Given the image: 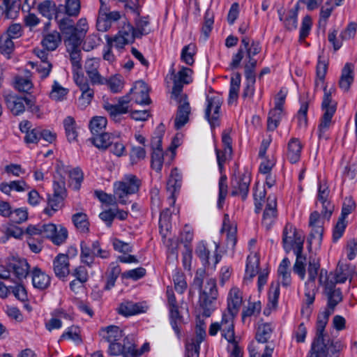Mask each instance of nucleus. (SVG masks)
Here are the masks:
<instances>
[{"instance_id":"64","label":"nucleus","mask_w":357,"mask_h":357,"mask_svg":"<svg viewBox=\"0 0 357 357\" xmlns=\"http://www.w3.org/2000/svg\"><path fill=\"white\" fill-rule=\"evenodd\" d=\"M70 185L74 190H79L83 181V173L79 168H75L70 172Z\"/></svg>"},{"instance_id":"25","label":"nucleus","mask_w":357,"mask_h":357,"mask_svg":"<svg viewBox=\"0 0 357 357\" xmlns=\"http://www.w3.org/2000/svg\"><path fill=\"white\" fill-rule=\"evenodd\" d=\"M99 67V61L96 59H87L85 62V71L93 84H105V78L100 75L98 69Z\"/></svg>"},{"instance_id":"39","label":"nucleus","mask_w":357,"mask_h":357,"mask_svg":"<svg viewBox=\"0 0 357 357\" xmlns=\"http://www.w3.org/2000/svg\"><path fill=\"white\" fill-rule=\"evenodd\" d=\"M241 45L246 52L245 61H250V60L257 61L254 59V56L261 51V48L259 43L253 41L250 45V39L247 36H244L241 39Z\"/></svg>"},{"instance_id":"21","label":"nucleus","mask_w":357,"mask_h":357,"mask_svg":"<svg viewBox=\"0 0 357 357\" xmlns=\"http://www.w3.org/2000/svg\"><path fill=\"white\" fill-rule=\"evenodd\" d=\"M182 183V175L177 168L172 169L167 182V189L170 192L168 198L169 204L173 206L176 202L175 192L178 190Z\"/></svg>"},{"instance_id":"23","label":"nucleus","mask_w":357,"mask_h":357,"mask_svg":"<svg viewBox=\"0 0 357 357\" xmlns=\"http://www.w3.org/2000/svg\"><path fill=\"white\" fill-rule=\"evenodd\" d=\"M162 137H153L151 140L153 153L151 155V167L160 172L163 165V151L161 148Z\"/></svg>"},{"instance_id":"13","label":"nucleus","mask_w":357,"mask_h":357,"mask_svg":"<svg viewBox=\"0 0 357 357\" xmlns=\"http://www.w3.org/2000/svg\"><path fill=\"white\" fill-rule=\"evenodd\" d=\"M222 98L218 94L208 95L206 99L205 117L212 128L219 125Z\"/></svg>"},{"instance_id":"56","label":"nucleus","mask_w":357,"mask_h":357,"mask_svg":"<svg viewBox=\"0 0 357 357\" xmlns=\"http://www.w3.org/2000/svg\"><path fill=\"white\" fill-rule=\"evenodd\" d=\"M60 192L55 189L54 196L48 199L47 207L44 209V212L49 216H52L61 207Z\"/></svg>"},{"instance_id":"16","label":"nucleus","mask_w":357,"mask_h":357,"mask_svg":"<svg viewBox=\"0 0 357 357\" xmlns=\"http://www.w3.org/2000/svg\"><path fill=\"white\" fill-rule=\"evenodd\" d=\"M251 181L250 172H245L235 176L231 180V192L233 196L239 195L243 199L247 197L249 190V186Z\"/></svg>"},{"instance_id":"3","label":"nucleus","mask_w":357,"mask_h":357,"mask_svg":"<svg viewBox=\"0 0 357 357\" xmlns=\"http://www.w3.org/2000/svg\"><path fill=\"white\" fill-rule=\"evenodd\" d=\"M355 273V267L351 264L339 263L333 272L328 273L325 270H321L319 282L324 287L331 289L336 284L344 283L348 279L351 280Z\"/></svg>"},{"instance_id":"63","label":"nucleus","mask_w":357,"mask_h":357,"mask_svg":"<svg viewBox=\"0 0 357 357\" xmlns=\"http://www.w3.org/2000/svg\"><path fill=\"white\" fill-rule=\"evenodd\" d=\"M319 266V263L315 259L310 261L307 269L309 279L307 282H306L305 284L306 286L310 287H314V280L317 275Z\"/></svg>"},{"instance_id":"9","label":"nucleus","mask_w":357,"mask_h":357,"mask_svg":"<svg viewBox=\"0 0 357 357\" xmlns=\"http://www.w3.org/2000/svg\"><path fill=\"white\" fill-rule=\"evenodd\" d=\"M236 315L228 312L224 313L220 322H216L211 325L209 334L215 335L220 331L222 336L227 342H234V339H235L234 319Z\"/></svg>"},{"instance_id":"46","label":"nucleus","mask_w":357,"mask_h":357,"mask_svg":"<svg viewBox=\"0 0 357 357\" xmlns=\"http://www.w3.org/2000/svg\"><path fill=\"white\" fill-rule=\"evenodd\" d=\"M107 124L106 117L96 116L93 117L89 122V129L94 136L96 135L103 132Z\"/></svg>"},{"instance_id":"33","label":"nucleus","mask_w":357,"mask_h":357,"mask_svg":"<svg viewBox=\"0 0 357 357\" xmlns=\"http://www.w3.org/2000/svg\"><path fill=\"white\" fill-rule=\"evenodd\" d=\"M32 283L35 288L45 289L50 284V278L38 268H34L31 271Z\"/></svg>"},{"instance_id":"27","label":"nucleus","mask_w":357,"mask_h":357,"mask_svg":"<svg viewBox=\"0 0 357 357\" xmlns=\"http://www.w3.org/2000/svg\"><path fill=\"white\" fill-rule=\"evenodd\" d=\"M221 232L226 233L228 245L234 248L236 243L237 227L236 223L230 220L228 214L224 215Z\"/></svg>"},{"instance_id":"31","label":"nucleus","mask_w":357,"mask_h":357,"mask_svg":"<svg viewBox=\"0 0 357 357\" xmlns=\"http://www.w3.org/2000/svg\"><path fill=\"white\" fill-rule=\"evenodd\" d=\"M303 146L298 138H291L287 143V158L291 163L299 161Z\"/></svg>"},{"instance_id":"54","label":"nucleus","mask_w":357,"mask_h":357,"mask_svg":"<svg viewBox=\"0 0 357 357\" xmlns=\"http://www.w3.org/2000/svg\"><path fill=\"white\" fill-rule=\"evenodd\" d=\"M73 35L68 38H73L74 39L79 40V42H82L88 29L89 25L85 18H81L78 20L76 26H74Z\"/></svg>"},{"instance_id":"43","label":"nucleus","mask_w":357,"mask_h":357,"mask_svg":"<svg viewBox=\"0 0 357 357\" xmlns=\"http://www.w3.org/2000/svg\"><path fill=\"white\" fill-rule=\"evenodd\" d=\"M284 115L283 108L274 107L268 114L267 120V130H275L279 126L282 117Z\"/></svg>"},{"instance_id":"5","label":"nucleus","mask_w":357,"mask_h":357,"mask_svg":"<svg viewBox=\"0 0 357 357\" xmlns=\"http://www.w3.org/2000/svg\"><path fill=\"white\" fill-rule=\"evenodd\" d=\"M141 181L134 174H126L114 183V192L120 204L127 203V197L138 192Z\"/></svg>"},{"instance_id":"30","label":"nucleus","mask_w":357,"mask_h":357,"mask_svg":"<svg viewBox=\"0 0 357 357\" xmlns=\"http://www.w3.org/2000/svg\"><path fill=\"white\" fill-rule=\"evenodd\" d=\"M354 66L347 63L342 70L339 86L344 91H348L354 79Z\"/></svg>"},{"instance_id":"34","label":"nucleus","mask_w":357,"mask_h":357,"mask_svg":"<svg viewBox=\"0 0 357 357\" xmlns=\"http://www.w3.org/2000/svg\"><path fill=\"white\" fill-rule=\"evenodd\" d=\"M54 271L59 278H65L69 273V263L67 255L59 254L54 259Z\"/></svg>"},{"instance_id":"49","label":"nucleus","mask_w":357,"mask_h":357,"mask_svg":"<svg viewBox=\"0 0 357 357\" xmlns=\"http://www.w3.org/2000/svg\"><path fill=\"white\" fill-rule=\"evenodd\" d=\"M72 220L79 231L86 233L89 231V222L86 213H77L73 215Z\"/></svg>"},{"instance_id":"15","label":"nucleus","mask_w":357,"mask_h":357,"mask_svg":"<svg viewBox=\"0 0 357 357\" xmlns=\"http://www.w3.org/2000/svg\"><path fill=\"white\" fill-rule=\"evenodd\" d=\"M167 306L169 312V317L171 319V326L176 334L178 337H180L181 331L178 325V321L181 319V316L178 311V305L174 295V291L171 287L167 288Z\"/></svg>"},{"instance_id":"26","label":"nucleus","mask_w":357,"mask_h":357,"mask_svg":"<svg viewBox=\"0 0 357 357\" xmlns=\"http://www.w3.org/2000/svg\"><path fill=\"white\" fill-rule=\"evenodd\" d=\"M31 6H34L36 4V8L38 11L45 17H47L49 20H51L54 15L56 16V5L52 0H35L34 3L33 4V0L30 1L28 4H30Z\"/></svg>"},{"instance_id":"18","label":"nucleus","mask_w":357,"mask_h":357,"mask_svg":"<svg viewBox=\"0 0 357 357\" xmlns=\"http://www.w3.org/2000/svg\"><path fill=\"white\" fill-rule=\"evenodd\" d=\"M191 107L188 101L187 96H181L178 102L177 113L174 121V126L178 130L184 126L189 121Z\"/></svg>"},{"instance_id":"62","label":"nucleus","mask_w":357,"mask_h":357,"mask_svg":"<svg viewBox=\"0 0 357 357\" xmlns=\"http://www.w3.org/2000/svg\"><path fill=\"white\" fill-rule=\"evenodd\" d=\"M294 253L296 255V259L294 265V271L303 280L305 276V258L302 255V252Z\"/></svg>"},{"instance_id":"53","label":"nucleus","mask_w":357,"mask_h":357,"mask_svg":"<svg viewBox=\"0 0 357 357\" xmlns=\"http://www.w3.org/2000/svg\"><path fill=\"white\" fill-rule=\"evenodd\" d=\"M227 192V178L225 174H222L218 182V199L217 206L219 208H222L223 207Z\"/></svg>"},{"instance_id":"17","label":"nucleus","mask_w":357,"mask_h":357,"mask_svg":"<svg viewBox=\"0 0 357 357\" xmlns=\"http://www.w3.org/2000/svg\"><path fill=\"white\" fill-rule=\"evenodd\" d=\"M82 42L73 38H67L65 40V45L68 52L70 54V61L73 68V75L81 70V50L79 46Z\"/></svg>"},{"instance_id":"60","label":"nucleus","mask_w":357,"mask_h":357,"mask_svg":"<svg viewBox=\"0 0 357 357\" xmlns=\"http://www.w3.org/2000/svg\"><path fill=\"white\" fill-rule=\"evenodd\" d=\"M100 7L98 12L96 26L98 31L104 32L106 31L107 27V24H105V21L104 20V19L107 17L106 14L108 13L109 11L107 3L105 1H103V0H100Z\"/></svg>"},{"instance_id":"44","label":"nucleus","mask_w":357,"mask_h":357,"mask_svg":"<svg viewBox=\"0 0 357 357\" xmlns=\"http://www.w3.org/2000/svg\"><path fill=\"white\" fill-rule=\"evenodd\" d=\"M335 93V89L331 86L328 89H324L321 107L323 111L328 112L333 110V114L336 111V102L333 100V96Z\"/></svg>"},{"instance_id":"8","label":"nucleus","mask_w":357,"mask_h":357,"mask_svg":"<svg viewBox=\"0 0 357 357\" xmlns=\"http://www.w3.org/2000/svg\"><path fill=\"white\" fill-rule=\"evenodd\" d=\"M109 256V252L102 250L98 241L91 243L86 241H81L80 243V261L89 267L93 266L96 257L107 259Z\"/></svg>"},{"instance_id":"40","label":"nucleus","mask_w":357,"mask_h":357,"mask_svg":"<svg viewBox=\"0 0 357 357\" xmlns=\"http://www.w3.org/2000/svg\"><path fill=\"white\" fill-rule=\"evenodd\" d=\"M63 127L68 141L70 142L77 141L79 128L74 118L70 116L65 118L63 120Z\"/></svg>"},{"instance_id":"19","label":"nucleus","mask_w":357,"mask_h":357,"mask_svg":"<svg viewBox=\"0 0 357 357\" xmlns=\"http://www.w3.org/2000/svg\"><path fill=\"white\" fill-rule=\"evenodd\" d=\"M278 217L277 199L275 195H270L264 208L262 217V225L269 229L275 222Z\"/></svg>"},{"instance_id":"20","label":"nucleus","mask_w":357,"mask_h":357,"mask_svg":"<svg viewBox=\"0 0 357 357\" xmlns=\"http://www.w3.org/2000/svg\"><path fill=\"white\" fill-rule=\"evenodd\" d=\"M149 87L143 81H137L128 94L131 100H134L138 105H148L150 103Z\"/></svg>"},{"instance_id":"52","label":"nucleus","mask_w":357,"mask_h":357,"mask_svg":"<svg viewBox=\"0 0 357 357\" xmlns=\"http://www.w3.org/2000/svg\"><path fill=\"white\" fill-rule=\"evenodd\" d=\"M116 137L112 141V143L109 145V148L110 152L112 153L117 157H121L125 155L126 153V146L121 139L120 132L116 133Z\"/></svg>"},{"instance_id":"57","label":"nucleus","mask_w":357,"mask_h":357,"mask_svg":"<svg viewBox=\"0 0 357 357\" xmlns=\"http://www.w3.org/2000/svg\"><path fill=\"white\" fill-rule=\"evenodd\" d=\"M326 293L328 295V305L332 310L342 301V293L339 289L332 287L331 289L324 287Z\"/></svg>"},{"instance_id":"10","label":"nucleus","mask_w":357,"mask_h":357,"mask_svg":"<svg viewBox=\"0 0 357 357\" xmlns=\"http://www.w3.org/2000/svg\"><path fill=\"white\" fill-rule=\"evenodd\" d=\"M282 242L284 248L287 251L294 250V252H303L304 236L291 224L287 223L285 225L283 229Z\"/></svg>"},{"instance_id":"7","label":"nucleus","mask_w":357,"mask_h":357,"mask_svg":"<svg viewBox=\"0 0 357 357\" xmlns=\"http://www.w3.org/2000/svg\"><path fill=\"white\" fill-rule=\"evenodd\" d=\"M217 296L216 281L213 278H209L207 280L204 289L200 291L199 298V305L205 317H209L214 310L213 303Z\"/></svg>"},{"instance_id":"36","label":"nucleus","mask_w":357,"mask_h":357,"mask_svg":"<svg viewBox=\"0 0 357 357\" xmlns=\"http://www.w3.org/2000/svg\"><path fill=\"white\" fill-rule=\"evenodd\" d=\"M195 253L205 268L210 267L211 264L210 261L211 250L205 241H201L197 243Z\"/></svg>"},{"instance_id":"2","label":"nucleus","mask_w":357,"mask_h":357,"mask_svg":"<svg viewBox=\"0 0 357 357\" xmlns=\"http://www.w3.org/2000/svg\"><path fill=\"white\" fill-rule=\"evenodd\" d=\"M273 331V328L270 324L264 323L259 325L255 340L248 346L249 357H260L261 353H263V357H271L273 355L275 345L273 343H267Z\"/></svg>"},{"instance_id":"11","label":"nucleus","mask_w":357,"mask_h":357,"mask_svg":"<svg viewBox=\"0 0 357 357\" xmlns=\"http://www.w3.org/2000/svg\"><path fill=\"white\" fill-rule=\"evenodd\" d=\"M130 102V96L126 95L119 98L117 103L116 104L105 102L102 107L108 113L112 121L119 123L122 120L121 116L129 112V104Z\"/></svg>"},{"instance_id":"42","label":"nucleus","mask_w":357,"mask_h":357,"mask_svg":"<svg viewBox=\"0 0 357 357\" xmlns=\"http://www.w3.org/2000/svg\"><path fill=\"white\" fill-rule=\"evenodd\" d=\"M336 1L334 0H327L326 3L321 6L319 13V25L325 29L328 20L331 15L333 10L337 7Z\"/></svg>"},{"instance_id":"38","label":"nucleus","mask_w":357,"mask_h":357,"mask_svg":"<svg viewBox=\"0 0 357 357\" xmlns=\"http://www.w3.org/2000/svg\"><path fill=\"white\" fill-rule=\"evenodd\" d=\"M259 258L257 252H252L247 257L245 279L253 278L259 270Z\"/></svg>"},{"instance_id":"24","label":"nucleus","mask_w":357,"mask_h":357,"mask_svg":"<svg viewBox=\"0 0 357 357\" xmlns=\"http://www.w3.org/2000/svg\"><path fill=\"white\" fill-rule=\"evenodd\" d=\"M243 292L237 287H232L227 294V312L237 314L243 304Z\"/></svg>"},{"instance_id":"45","label":"nucleus","mask_w":357,"mask_h":357,"mask_svg":"<svg viewBox=\"0 0 357 357\" xmlns=\"http://www.w3.org/2000/svg\"><path fill=\"white\" fill-rule=\"evenodd\" d=\"M116 132L109 133L103 132L96 135L93 137V144L98 149H106L112 143Z\"/></svg>"},{"instance_id":"61","label":"nucleus","mask_w":357,"mask_h":357,"mask_svg":"<svg viewBox=\"0 0 357 357\" xmlns=\"http://www.w3.org/2000/svg\"><path fill=\"white\" fill-rule=\"evenodd\" d=\"M196 53V47L194 44H189L185 46L181 53V59L188 65L194 63V56Z\"/></svg>"},{"instance_id":"55","label":"nucleus","mask_w":357,"mask_h":357,"mask_svg":"<svg viewBox=\"0 0 357 357\" xmlns=\"http://www.w3.org/2000/svg\"><path fill=\"white\" fill-rule=\"evenodd\" d=\"M29 64L33 68H36V72L38 73L40 77L43 79L47 78L52 70V65L49 61L45 62H29Z\"/></svg>"},{"instance_id":"51","label":"nucleus","mask_w":357,"mask_h":357,"mask_svg":"<svg viewBox=\"0 0 357 357\" xmlns=\"http://www.w3.org/2000/svg\"><path fill=\"white\" fill-rule=\"evenodd\" d=\"M105 84L112 93H119L124 86V80L121 75L116 74L111 76L108 79H105Z\"/></svg>"},{"instance_id":"32","label":"nucleus","mask_w":357,"mask_h":357,"mask_svg":"<svg viewBox=\"0 0 357 357\" xmlns=\"http://www.w3.org/2000/svg\"><path fill=\"white\" fill-rule=\"evenodd\" d=\"M26 100V98L11 95L8 96L6 98L8 108L14 115H19L24 112Z\"/></svg>"},{"instance_id":"35","label":"nucleus","mask_w":357,"mask_h":357,"mask_svg":"<svg viewBox=\"0 0 357 357\" xmlns=\"http://www.w3.org/2000/svg\"><path fill=\"white\" fill-rule=\"evenodd\" d=\"M290 264L289 259L284 258L278 268V279L282 286L286 287L291 282Z\"/></svg>"},{"instance_id":"12","label":"nucleus","mask_w":357,"mask_h":357,"mask_svg":"<svg viewBox=\"0 0 357 357\" xmlns=\"http://www.w3.org/2000/svg\"><path fill=\"white\" fill-rule=\"evenodd\" d=\"M73 79L81 91V95L77 100V105L81 109H84L91 104L94 97V91L90 87L87 79L82 73H75Z\"/></svg>"},{"instance_id":"59","label":"nucleus","mask_w":357,"mask_h":357,"mask_svg":"<svg viewBox=\"0 0 357 357\" xmlns=\"http://www.w3.org/2000/svg\"><path fill=\"white\" fill-rule=\"evenodd\" d=\"M55 20L58 22L60 30L66 36V38L68 36H71L73 35V30L75 29L73 22L71 20H70L68 17L59 19V15H56Z\"/></svg>"},{"instance_id":"4","label":"nucleus","mask_w":357,"mask_h":357,"mask_svg":"<svg viewBox=\"0 0 357 357\" xmlns=\"http://www.w3.org/2000/svg\"><path fill=\"white\" fill-rule=\"evenodd\" d=\"M324 211L325 210L321 209V215L318 211H314L310 215L309 227L310 231L307 241L310 251L317 250L321 246L324 222L325 220H329L331 218V216L325 217L324 215Z\"/></svg>"},{"instance_id":"1","label":"nucleus","mask_w":357,"mask_h":357,"mask_svg":"<svg viewBox=\"0 0 357 357\" xmlns=\"http://www.w3.org/2000/svg\"><path fill=\"white\" fill-rule=\"evenodd\" d=\"M331 313L327 310L319 315L316 337L307 357H338V353L345 347L341 341H331L326 337L324 331Z\"/></svg>"},{"instance_id":"6","label":"nucleus","mask_w":357,"mask_h":357,"mask_svg":"<svg viewBox=\"0 0 357 357\" xmlns=\"http://www.w3.org/2000/svg\"><path fill=\"white\" fill-rule=\"evenodd\" d=\"M98 334L102 340L109 344L107 352L110 356H118L121 351L120 341L124 337V333L119 326L109 325L102 327Z\"/></svg>"},{"instance_id":"22","label":"nucleus","mask_w":357,"mask_h":357,"mask_svg":"<svg viewBox=\"0 0 357 357\" xmlns=\"http://www.w3.org/2000/svg\"><path fill=\"white\" fill-rule=\"evenodd\" d=\"M329 192L330 191L326 184L319 183L318 188V201L317 203V206L319 208V204L321 205V209L325 210L324 215L326 218L331 216L334 209V206L328 199Z\"/></svg>"},{"instance_id":"58","label":"nucleus","mask_w":357,"mask_h":357,"mask_svg":"<svg viewBox=\"0 0 357 357\" xmlns=\"http://www.w3.org/2000/svg\"><path fill=\"white\" fill-rule=\"evenodd\" d=\"M135 36L140 38L142 36L150 33L149 22L146 17H139L135 20V26L134 27Z\"/></svg>"},{"instance_id":"14","label":"nucleus","mask_w":357,"mask_h":357,"mask_svg":"<svg viewBox=\"0 0 357 357\" xmlns=\"http://www.w3.org/2000/svg\"><path fill=\"white\" fill-rule=\"evenodd\" d=\"M206 337V326L200 321L196 326V336L187 340L184 357H199L200 344Z\"/></svg>"},{"instance_id":"50","label":"nucleus","mask_w":357,"mask_h":357,"mask_svg":"<svg viewBox=\"0 0 357 357\" xmlns=\"http://www.w3.org/2000/svg\"><path fill=\"white\" fill-rule=\"evenodd\" d=\"M172 280L175 290L178 294H183L188 287L184 273L176 269L173 273Z\"/></svg>"},{"instance_id":"29","label":"nucleus","mask_w":357,"mask_h":357,"mask_svg":"<svg viewBox=\"0 0 357 357\" xmlns=\"http://www.w3.org/2000/svg\"><path fill=\"white\" fill-rule=\"evenodd\" d=\"M261 311L260 301L249 302L241 312V321L243 324L250 325L252 318L259 316Z\"/></svg>"},{"instance_id":"28","label":"nucleus","mask_w":357,"mask_h":357,"mask_svg":"<svg viewBox=\"0 0 357 357\" xmlns=\"http://www.w3.org/2000/svg\"><path fill=\"white\" fill-rule=\"evenodd\" d=\"M8 267L19 280L26 278L29 273V266L24 259H12L8 263Z\"/></svg>"},{"instance_id":"48","label":"nucleus","mask_w":357,"mask_h":357,"mask_svg":"<svg viewBox=\"0 0 357 357\" xmlns=\"http://www.w3.org/2000/svg\"><path fill=\"white\" fill-rule=\"evenodd\" d=\"M61 41L60 33L57 31H53L44 37L42 44L47 50L53 51L56 49Z\"/></svg>"},{"instance_id":"37","label":"nucleus","mask_w":357,"mask_h":357,"mask_svg":"<svg viewBox=\"0 0 357 357\" xmlns=\"http://www.w3.org/2000/svg\"><path fill=\"white\" fill-rule=\"evenodd\" d=\"M334 114L333 110L324 112L321 122L318 126V137L319 139H327L328 138V131L333 124L332 118Z\"/></svg>"},{"instance_id":"47","label":"nucleus","mask_w":357,"mask_h":357,"mask_svg":"<svg viewBox=\"0 0 357 357\" xmlns=\"http://www.w3.org/2000/svg\"><path fill=\"white\" fill-rule=\"evenodd\" d=\"M68 93V89L62 86L56 80H54L50 92V98L55 101H63Z\"/></svg>"},{"instance_id":"41","label":"nucleus","mask_w":357,"mask_h":357,"mask_svg":"<svg viewBox=\"0 0 357 357\" xmlns=\"http://www.w3.org/2000/svg\"><path fill=\"white\" fill-rule=\"evenodd\" d=\"M117 311L124 317H129L142 312L143 309L139 304L127 301L119 305Z\"/></svg>"}]
</instances>
